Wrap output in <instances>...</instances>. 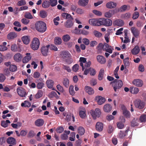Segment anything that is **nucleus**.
<instances>
[{
	"mask_svg": "<svg viewBox=\"0 0 146 146\" xmlns=\"http://www.w3.org/2000/svg\"><path fill=\"white\" fill-rule=\"evenodd\" d=\"M36 30L40 33H43L46 29V25L45 23L42 21L37 22L35 24Z\"/></svg>",
	"mask_w": 146,
	"mask_h": 146,
	"instance_id": "obj_1",
	"label": "nucleus"
},
{
	"mask_svg": "<svg viewBox=\"0 0 146 146\" xmlns=\"http://www.w3.org/2000/svg\"><path fill=\"white\" fill-rule=\"evenodd\" d=\"M112 87L113 89L115 92L118 91L122 86L123 82L121 80L115 79L112 82Z\"/></svg>",
	"mask_w": 146,
	"mask_h": 146,
	"instance_id": "obj_2",
	"label": "nucleus"
},
{
	"mask_svg": "<svg viewBox=\"0 0 146 146\" xmlns=\"http://www.w3.org/2000/svg\"><path fill=\"white\" fill-rule=\"evenodd\" d=\"M40 44V42L39 39L37 38H34L31 44V47L34 50H37L39 48Z\"/></svg>",
	"mask_w": 146,
	"mask_h": 146,
	"instance_id": "obj_3",
	"label": "nucleus"
},
{
	"mask_svg": "<svg viewBox=\"0 0 146 146\" xmlns=\"http://www.w3.org/2000/svg\"><path fill=\"white\" fill-rule=\"evenodd\" d=\"M145 105V102L139 99H136L134 102V105L135 107L140 110L144 108Z\"/></svg>",
	"mask_w": 146,
	"mask_h": 146,
	"instance_id": "obj_4",
	"label": "nucleus"
},
{
	"mask_svg": "<svg viewBox=\"0 0 146 146\" xmlns=\"http://www.w3.org/2000/svg\"><path fill=\"white\" fill-rule=\"evenodd\" d=\"M100 25L105 26H110L112 24V22L111 20L109 19L100 18Z\"/></svg>",
	"mask_w": 146,
	"mask_h": 146,
	"instance_id": "obj_5",
	"label": "nucleus"
},
{
	"mask_svg": "<svg viewBox=\"0 0 146 146\" xmlns=\"http://www.w3.org/2000/svg\"><path fill=\"white\" fill-rule=\"evenodd\" d=\"M90 113L94 119H96L97 117L98 118L100 117L101 113L100 109L98 108H96L94 110H91Z\"/></svg>",
	"mask_w": 146,
	"mask_h": 146,
	"instance_id": "obj_6",
	"label": "nucleus"
},
{
	"mask_svg": "<svg viewBox=\"0 0 146 146\" xmlns=\"http://www.w3.org/2000/svg\"><path fill=\"white\" fill-rule=\"evenodd\" d=\"M100 19H90L89 21V23L91 25L95 26H100Z\"/></svg>",
	"mask_w": 146,
	"mask_h": 146,
	"instance_id": "obj_7",
	"label": "nucleus"
},
{
	"mask_svg": "<svg viewBox=\"0 0 146 146\" xmlns=\"http://www.w3.org/2000/svg\"><path fill=\"white\" fill-rule=\"evenodd\" d=\"M17 92L19 95L21 97H25L27 95L25 90L21 87L17 88Z\"/></svg>",
	"mask_w": 146,
	"mask_h": 146,
	"instance_id": "obj_8",
	"label": "nucleus"
},
{
	"mask_svg": "<svg viewBox=\"0 0 146 146\" xmlns=\"http://www.w3.org/2000/svg\"><path fill=\"white\" fill-rule=\"evenodd\" d=\"M95 101H97L98 104L100 105L104 103L106 101L105 98L101 96H97L95 98Z\"/></svg>",
	"mask_w": 146,
	"mask_h": 146,
	"instance_id": "obj_9",
	"label": "nucleus"
},
{
	"mask_svg": "<svg viewBox=\"0 0 146 146\" xmlns=\"http://www.w3.org/2000/svg\"><path fill=\"white\" fill-rule=\"evenodd\" d=\"M49 45L43 46L41 48V52L43 56H46L47 55L48 52Z\"/></svg>",
	"mask_w": 146,
	"mask_h": 146,
	"instance_id": "obj_10",
	"label": "nucleus"
},
{
	"mask_svg": "<svg viewBox=\"0 0 146 146\" xmlns=\"http://www.w3.org/2000/svg\"><path fill=\"white\" fill-rule=\"evenodd\" d=\"M96 59L98 62L102 64H105L106 61L105 57L101 55H98L96 56Z\"/></svg>",
	"mask_w": 146,
	"mask_h": 146,
	"instance_id": "obj_11",
	"label": "nucleus"
},
{
	"mask_svg": "<svg viewBox=\"0 0 146 146\" xmlns=\"http://www.w3.org/2000/svg\"><path fill=\"white\" fill-rule=\"evenodd\" d=\"M84 89L86 93H88L89 95L93 94L94 91L93 88L90 86H86L85 87Z\"/></svg>",
	"mask_w": 146,
	"mask_h": 146,
	"instance_id": "obj_12",
	"label": "nucleus"
},
{
	"mask_svg": "<svg viewBox=\"0 0 146 146\" xmlns=\"http://www.w3.org/2000/svg\"><path fill=\"white\" fill-rule=\"evenodd\" d=\"M131 32L134 36L137 37L140 33L139 31L135 27H132L131 28Z\"/></svg>",
	"mask_w": 146,
	"mask_h": 146,
	"instance_id": "obj_13",
	"label": "nucleus"
},
{
	"mask_svg": "<svg viewBox=\"0 0 146 146\" xmlns=\"http://www.w3.org/2000/svg\"><path fill=\"white\" fill-rule=\"evenodd\" d=\"M133 84L137 86L141 87L143 85V81L139 79H135L133 81Z\"/></svg>",
	"mask_w": 146,
	"mask_h": 146,
	"instance_id": "obj_14",
	"label": "nucleus"
},
{
	"mask_svg": "<svg viewBox=\"0 0 146 146\" xmlns=\"http://www.w3.org/2000/svg\"><path fill=\"white\" fill-rule=\"evenodd\" d=\"M17 35L15 32H12L9 33L7 36V38L8 40H13L16 38Z\"/></svg>",
	"mask_w": 146,
	"mask_h": 146,
	"instance_id": "obj_15",
	"label": "nucleus"
},
{
	"mask_svg": "<svg viewBox=\"0 0 146 146\" xmlns=\"http://www.w3.org/2000/svg\"><path fill=\"white\" fill-rule=\"evenodd\" d=\"M23 60V62L24 63H26L28 62L31 59L32 56L30 53H27L26 54Z\"/></svg>",
	"mask_w": 146,
	"mask_h": 146,
	"instance_id": "obj_16",
	"label": "nucleus"
},
{
	"mask_svg": "<svg viewBox=\"0 0 146 146\" xmlns=\"http://www.w3.org/2000/svg\"><path fill=\"white\" fill-rule=\"evenodd\" d=\"M96 129L98 131H102L103 129V123L101 122H97L96 125Z\"/></svg>",
	"mask_w": 146,
	"mask_h": 146,
	"instance_id": "obj_17",
	"label": "nucleus"
},
{
	"mask_svg": "<svg viewBox=\"0 0 146 146\" xmlns=\"http://www.w3.org/2000/svg\"><path fill=\"white\" fill-rule=\"evenodd\" d=\"M64 60L71 56V54L68 51H63L60 54Z\"/></svg>",
	"mask_w": 146,
	"mask_h": 146,
	"instance_id": "obj_18",
	"label": "nucleus"
},
{
	"mask_svg": "<svg viewBox=\"0 0 146 146\" xmlns=\"http://www.w3.org/2000/svg\"><path fill=\"white\" fill-rule=\"evenodd\" d=\"M7 142L9 144L15 145L16 144V139L12 137H9L7 140Z\"/></svg>",
	"mask_w": 146,
	"mask_h": 146,
	"instance_id": "obj_19",
	"label": "nucleus"
},
{
	"mask_svg": "<svg viewBox=\"0 0 146 146\" xmlns=\"http://www.w3.org/2000/svg\"><path fill=\"white\" fill-rule=\"evenodd\" d=\"M44 123V120L41 119H38L35 121V125L36 126L39 127L42 126Z\"/></svg>",
	"mask_w": 146,
	"mask_h": 146,
	"instance_id": "obj_20",
	"label": "nucleus"
},
{
	"mask_svg": "<svg viewBox=\"0 0 146 146\" xmlns=\"http://www.w3.org/2000/svg\"><path fill=\"white\" fill-rule=\"evenodd\" d=\"M103 110L106 112H109L112 110V106L109 104H106L104 106Z\"/></svg>",
	"mask_w": 146,
	"mask_h": 146,
	"instance_id": "obj_21",
	"label": "nucleus"
},
{
	"mask_svg": "<svg viewBox=\"0 0 146 146\" xmlns=\"http://www.w3.org/2000/svg\"><path fill=\"white\" fill-rule=\"evenodd\" d=\"M14 60L16 62H18L21 61L22 56L21 54L18 53L15 54L13 57Z\"/></svg>",
	"mask_w": 146,
	"mask_h": 146,
	"instance_id": "obj_22",
	"label": "nucleus"
},
{
	"mask_svg": "<svg viewBox=\"0 0 146 146\" xmlns=\"http://www.w3.org/2000/svg\"><path fill=\"white\" fill-rule=\"evenodd\" d=\"M88 0H79L78 4L80 6L85 7L88 5Z\"/></svg>",
	"mask_w": 146,
	"mask_h": 146,
	"instance_id": "obj_23",
	"label": "nucleus"
},
{
	"mask_svg": "<svg viewBox=\"0 0 146 146\" xmlns=\"http://www.w3.org/2000/svg\"><path fill=\"white\" fill-rule=\"evenodd\" d=\"M123 21L121 19H117L113 22V24L118 26H121L124 25Z\"/></svg>",
	"mask_w": 146,
	"mask_h": 146,
	"instance_id": "obj_24",
	"label": "nucleus"
},
{
	"mask_svg": "<svg viewBox=\"0 0 146 146\" xmlns=\"http://www.w3.org/2000/svg\"><path fill=\"white\" fill-rule=\"evenodd\" d=\"M129 8L130 6L129 5H124L120 7L119 9V11L121 12H124L129 10Z\"/></svg>",
	"mask_w": 146,
	"mask_h": 146,
	"instance_id": "obj_25",
	"label": "nucleus"
},
{
	"mask_svg": "<svg viewBox=\"0 0 146 146\" xmlns=\"http://www.w3.org/2000/svg\"><path fill=\"white\" fill-rule=\"evenodd\" d=\"M72 20L71 19L67 20L64 24L65 27L67 28L71 27L73 25V23Z\"/></svg>",
	"mask_w": 146,
	"mask_h": 146,
	"instance_id": "obj_26",
	"label": "nucleus"
},
{
	"mask_svg": "<svg viewBox=\"0 0 146 146\" xmlns=\"http://www.w3.org/2000/svg\"><path fill=\"white\" fill-rule=\"evenodd\" d=\"M106 7L108 8H113L116 6V3L114 2L111 1L107 3L106 4Z\"/></svg>",
	"mask_w": 146,
	"mask_h": 146,
	"instance_id": "obj_27",
	"label": "nucleus"
},
{
	"mask_svg": "<svg viewBox=\"0 0 146 146\" xmlns=\"http://www.w3.org/2000/svg\"><path fill=\"white\" fill-rule=\"evenodd\" d=\"M46 84L48 88L51 89L53 87L54 81L51 80H47L46 82Z\"/></svg>",
	"mask_w": 146,
	"mask_h": 146,
	"instance_id": "obj_28",
	"label": "nucleus"
},
{
	"mask_svg": "<svg viewBox=\"0 0 146 146\" xmlns=\"http://www.w3.org/2000/svg\"><path fill=\"white\" fill-rule=\"evenodd\" d=\"M22 39L24 43L25 44H28L30 41L29 37L28 36H23L22 38Z\"/></svg>",
	"mask_w": 146,
	"mask_h": 146,
	"instance_id": "obj_29",
	"label": "nucleus"
},
{
	"mask_svg": "<svg viewBox=\"0 0 146 146\" xmlns=\"http://www.w3.org/2000/svg\"><path fill=\"white\" fill-rule=\"evenodd\" d=\"M139 91V89L137 87H131L130 88V92L132 94H137Z\"/></svg>",
	"mask_w": 146,
	"mask_h": 146,
	"instance_id": "obj_30",
	"label": "nucleus"
},
{
	"mask_svg": "<svg viewBox=\"0 0 146 146\" xmlns=\"http://www.w3.org/2000/svg\"><path fill=\"white\" fill-rule=\"evenodd\" d=\"M61 15L62 17L64 19H70V20L71 19L73 20V18L72 17L71 15L68 13H63Z\"/></svg>",
	"mask_w": 146,
	"mask_h": 146,
	"instance_id": "obj_31",
	"label": "nucleus"
},
{
	"mask_svg": "<svg viewBox=\"0 0 146 146\" xmlns=\"http://www.w3.org/2000/svg\"><path fill=\"white\" fill-rule=\"evenodd\" d=\"M140 122L145 123L146 122V114H142L140 116L139 118Z\"/></svg>",
	"mask_w": 146,
	"mask_h": 146,
	"instance_id": "obj_32",
	"label": "nucleus"
},
{
	"mask_svg": "<svg viewBox=\"0 0 146 146\" xmlns=\"http://www.w3.org/2000/svg\"><path fill=\"white\" fill-rule=\"evenodd\" d=\"M11 122L9 120H7L6 121H1V125L4 128L7 127L9 124H10Z\"/></svg>",
	"mask_w": 146,
	"mask_h": 146,
	"instance_id": "obj_33",
	"label": "nucleus"
},
{
	"mask_svg": "<svg viewBox=\"0 0 146 146\" xmlns=\"http://www.w3.org/2000/svg\"><path fill=\"white\" fill-rule=\"evenodd\" d=\"M128 131L127 130L125 131H121L119 134V136L120 138H123L127 134Z\"/></svg>",
	"mask_w": 146,
	"mask_h": 146,
	"instance_id": "obj_34",
	"label": "nucleus"
},
{
	"mask_svg": "<svg viewBox=\"0 0 146 146\" xmlns=\"http://www.w3.org/2000/svg\"><path fill=\"white\" fill-rule=\"evenodd\" d=\"M104 70L103 68L101 69L100 70L98 75V79L100 80H101L103 79L104 77Z\"/></svg>",
	"mask_w": 146,
	"mask_h": 146,
	"instance_id": "obj_35",
	"label": "nucleus"
},
{
	"mask_svg": "<svg viewBox=\"0 0 146 146\" xmlns=\"http://www.w3.org/2000/svg\"><path fill=\"white\" fill-rule=\"evenodd\" d=\"M140 49L138 46H135L132 50V53L133 54H137L139 52Z\"/></svg>",
	"mask_w": 146,
	"mask_h": 146,
	"instance_id": "obj_36",
	"label": "nucleus"
},
{
	"mask_svg": "<svg viewBox=\"0 0 146 146\" xmlns=\"http://www.w3.org/2000/svg\"><path fill=\"white\" fill-rule=\"evenodd\" d=\"M47 16V12L44 10H41L40 12L39 16L42 18H45Z\"/></svg>",
	"mask_w": 146,
	"mask_h": 146,
	"instance_id": "obj_37",
	"label": "nucleus"
},
{
	"mask_svg": "<svg viewBox=\"0 0 146 146\" xmlns=\"http://www.w3.org/2000/svg\"><path fill=\"white\" fill-rule=\"evenodd\" d=\"M42 6L44 8H48L50 6L49 2L46 0L44 1L42 3Z\"/></svg>",
	"mask_w": 146,
	"mask_h": 146,
	"instance_id": "obj_38",
	"label": "nucleus"
},
{
	"mask_svg": "<svg viewBox=\"0 0 146 146\" xmlns=\"http://www.w3.org/2000/svg\"><path fill=\"white\" fill-rule=\"evenodd\" d=\"M137 119L134 118L131 122V127H135L139 125L137 122Z\"/></svg>",
	"mask_w": 146,
	"mask_h": 146,
	"instance_id": "obj_39",
	"label": "nucleus"
},
{
	"mask_svg": "<svg viewBox=\"0 0 146 146\" xmlns=\"http://www.w3.org/2000/svg\"><path fill=\"white\" fill-rule=\"evenodd\" d=\"M85 131V130L84 128L82 127H79L78 128V132L79 134L80 135H83Z\"/></svg>",
	"mask_w": 146,
	"mask_h": 146,
	"instance_id": "obj_40",
	"label": "nucleus"
},
{
	"mask_svg": "<svg viewBox=\"0 0 146 146\" xmlns=\"http://www.w3.org/2000/svg\"><path fill=\"white\" fill-rule=\"evenodd\" d=\"M31 106V103L28 101H25L24 102L21 104V106L23 107H29Z\"/></svg>",
	"mask_w": 146,
	"mask_h": 146,
	"instance_id": "obj_41",
	"label": "nucleus"
},
{
	"mask_svg": "<svg viewBox=\"0 0 146 146\" xmlns=\"http://www.w3.org/2000/svg\"><path fill=\"white\" fill-rule=\"evenodd\" d=\"M17 69V66L15 65L11 64L9 67V69L10 71L14 72L16 71Z\"/></svg>",
	"mask_w": 146,
	"mask_h": 146,
	"instance_id": "obj_42",
	"label": "nucleus"
},
{
	"mask_svg": "<svg viewBox=\"0 0 146 146\" xmlns=\"http://www.w3.org/2000/svg\"><path fill=\"white\" fill-rule=\"evenodd\" d=\"M123 114L125 117L127 118H129L130 116V113L129 111L127 110L123 111Z\"/></svg>",
	"mask_w": 146,
	"mask_h": 146,
	"instance_id": "obj_43",
	"label": "nucleus"
},
{
	"mask_svg": "<svg viewBox=\"0 0 146 146\" xmlns=\"http://www.w3.org/2000/svg\"><path fill=\"white\" fill-rule=\"evenodd\" d=\"M63 85L66 88H68L69 86V80L67 78H64L63 81Z\"/></svg>",
	"mask_w": 146,
	"mask_h": 146,
	"instance_id": "obj_44",
	"label": "nucleus"
},
{
	"mask_svg": "<svg viewBox=\"0 0 146 146\" xmlns=\"http://www.w3.org/2000/svg\"><path fill=\"white\" fill-rule=\"evenodd\" d=\"M70 37L68 35H64L62 37V39L64 42H67L70 40Z\"/></svg>",
	"mask_w": 146,
	"mask_h": 146,
	"instance_id": "obj_45",
	"label": "nucleus"
},
{
	"mask_svg": "<svg viewBox=\"0 0 146 146\" xmlns=\"http://www.w3.org/2000/svg\"><path fill=\"white\" fill-rule=\"evenodd\" d=\"M129 58L127 57L123 60L124 64L125 67L126 68L129 65Z\"/></svg>",
	"mask_w": 146,
	"mask_h": 146,
	"instance_id": "obj_46",
	"label": "nucleus"
},
{
	"mask_svg": "<svg viewBox=\"0 0 146 146\" xmlns=\"http://www.w3.org/2000/svg\"><path fill=\"white\" fill-rule=\"evenodd\" d=\"M62 42V40L60 38L57 37L55 38L54 43L56 44H60Z\"/></svg>",
	"mask_w": 146,
	"mask_h": 146,
	"instance_id": "obj_47",
	"label": "nucleus"
},
{
	"mask_svg": "<svg viewBox=\"0 0 146 146\" xmlns=\"http://www.w3.org/2000/svg\"><path fill=\"white\" fill-rule=\"evenodd\" d=\"M114 129V128L112 126L109 125L107 130L108 133L110 134L111 133H113Z\"/></svg>",
	"mask_w": 146,
	"mask_h": 146,
	"instance_id": "obj_48",
	"label": "nucleus"
},
{
	"mask_svg": "<svg viewBox=\"0 0 146 146\" xmlns=\"http://www.w3.org/2000/svg\"><path fill=\"white\" fill-rule=\"evenodd\" d=\"M69 92L70 94L72 96L74 95L75 94V92L74 90V86L72 85H71L70 86Z\"/></svg>",
	"mask_w": 146,
	"mask_h": 146,
	"instance_id": "obj_49",
	"label": "nucleus"
},
{
	"mask_svg": "<svg viewBox=\"0 0 146 146\" xmlns=\"http://www.w3.org/2000/svg\"><path fill=\"white\" fill-rule=\"evenodd\" d=\"M50 5L53 7L56 5L57 4V0H50Z\"/></svg>",
	"mask_w": 146,
	"mask_h": 146,
	"instance_id": "obj_50",
	"label": "nucleus"
},
{
	"mask_svg": "<svg viewBox=\"0 0 146 146\" xmlns=\"http://www.w3.org/2000/svg\"><path fill=\"white\" fill-rule=\"evenodd\" d=\"M139 15V13L138 12L135 11L133 14L132 18L134 20L137 19Z\"/></svg>",
	"mask_w": 146,
	"mask_h": 146,
	"instance_id": "obj_51",
	"label": "nucleus"
},
{
	"mask_svg": "<svg viewBox=\"0 0 146 146\" xmlns=\"http://www.w3.org/2000/svg\"><path fill=\"white\" fill-rule=\"evenodd\" d=\"M48 45H49V48L51 50L54 51H57L58 50V48L56 46L52 44Z\"/></svg>",
	"mask_w": 146,
	"mask_h": 146,
	"instance_id": "obj_52",
	"label": "nucleus"
},
{
	"mask_svg": "<svg viewBox=\"0 0 146 146\" xmlns=\"http://www.w3.org/2000/svg\"><path fill=\"white\" fill-rule=\"evenodd\" d=\"M71 136L69 137V140L71 141H74L75 139V133L74 132H72L70 134Z\"/></svg>",
	"mask_w": 146,
	"mask_h": 146,
	"instance_id": "obj_53",
	"label": "nucleus"
},
{
	"mask_svg": "<svg viewBox=\"0 0 146 146\" xmlns=\"http://www.w3.org/2000/svg\"><path fill=\"white\" fill-rule=\"evenodd\" d=\"M65 61L68 64H70L73 62V59L70 56L65 60Z\"/></svg>",
	"mask_w": 146,
	"mask_h": 146,
	"instance_id": "obj_54",
	"label": "nucleus"
},
{
	"mask_svg": "<svg viewBox=\"0 0 146 146\" xmlns=\"http://www.w3.org/2000/svg\"><path fill=\"white\" fill-rule=\"evenodd\" d=\"M103 44L101 43H99L97 47V49L98 50V52H101L102 50L103 49Z\"/></svg>",
	"mask_w": 146,
	"mask_h": 146,
	"instance_id": "obj_55",
	"label": "nucleus"
},
{
	"mask_svg": "<svg viewBox=\"0 0 146 146\" xmlns=\"http://www.w3.org/2000/svg\"><path fill=\"white\" fill-rule=\"evenodd\" d=\"M42 92L40 90L38 91L37 94L35 96V98L36 99H38L40 98L42 96Z\"/></svg>",
	"mask_w": 146,
	"mask_h": 146,
	"instance_id": "obj_56",
	"label": "nucleus"
},
{
	"mask_svg": "<svg viewBox=\"0 0 146 146\" xmlns=\"http://www.w3.org/2000/svg\"><path fill=\"white\" fill-rule=\"evenodd\" d=\"M93 34L95 36L97 37H101L102 35L101 33L96 30L94 31Z\"/></svg>",
	"mask_w": 146,
	"mask_h": 146,
	"instance_id": "obj_57",
	"label": "nucleus"
},
{
	"mask_svg": "<svg viewBox=\"0 0 146 146\" xmlns=\"http://www.w3.org/2000/svg\"><path fill=\"white\" fill-rule=\"evenodd\" d=\"M26 2L25 0H21L18 2L17 5L19 6H21L26 5Z\"/></svg>",
	"mask_w": 146,
	"mask_h": 146,
	"instance_id": "obj_58",
	"label": "nucleus"
},
{
	"mask_svg": "<svg viewBox=\"0 0 146 146\" xmlns=\"http://www.w3.org/2000/svg\"><path fill=\"white\" fill-rule=\"evenodd\" d=\"M79 114L80 117L82 118H84L86 115L85 111H80Z\"/></svg>",
	"mask_w": 146,
	"mask_h": 146,
	"instance_id": "obj_59",
	"label": "nucleus"
},
{
	"mask_svg": "<svg viewBox=\"0 0 146 146\" xmlns=\"http://www.w3.org/2000/svg\"><path fill=\"white\" fill-rule=\"evenodd\" d=\"M25 17L28 19H32L33 18V16L30 13H26L25 15Z\"/></svg>",
	"mask_w": 146,
	"mask_h": 146,
	"instance_id": "obj_60",
	"label": "nucleus"
},
{
	"mask_svg": "<svg viewBox=\"0 0 146 146\" xmlns=\"http://www.w3.org/2000/svg\"><path fill=\"white\" fill-rule=\"evenodd\" d=\"M117 127L119 129H122L124 127V124L121 122H119L117 123Z\"/></svg>",
	"mask_w": 146,
	"mask_h": 146,
	"instance_id": "obj_61",
	"label": "nucleus"
},
{
	"mask_svg": "<svg viewBox=\"0 0 146 146\" xmlns=\"http://www.w3.org/2000/svg\"><path fill=\"white\" fill-rule=\"evenodd\" d=\"M89 73L90 75L94 76L96 74V71L94 69L92 68H89Z\"/></svg>",
	"mask_w": 146,
	"mask_h": 146,
	"instance_id": "obj_62",
	"label": "nucleus"
},
{
	"mask_svg": "<svg viewBox=\"0 0 146 146\" xmlns=\"http://www.w3.org/2000/svg\"><path fill=\"white\" fill-rule=\"evenodd\" d=\"M44 85V84L42 82L38 83L36 86V87L37 89H40L42 88Z\"/></svg>",
	"mask_w": 146,
	"mask_h": 146,
	"instance_id": "obj_63",
	"label": "nucleus"
},
{
	"mask_svg": "<svg viewBox=\"0 0 146 146\" xmlns=\"http://www.w3.org/2000/svg\"><path fill=\"white\" fill-rule=\"evenodd\" d=\"M79 68V65L78 64H76L72 67V69L73 71L76 72L78 70Z\"/></svg>",
	"mask_w": 146,
	"mask_h": 146,
	"instance_id": "obj_64",
	"label": "nucleus"
}]
</instances>
